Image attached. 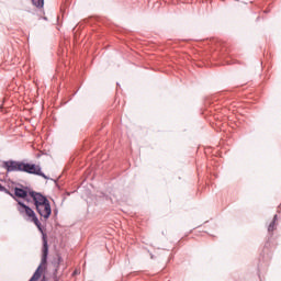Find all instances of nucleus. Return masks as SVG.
<instances>
[{"instance_id": "f257e3e1", "label": "nucleus", "mask_w": 281, "mask_h": 281, "mask_svg": "<svg viewBox=\"0 0 281 281\" xmlns=\"http://www.w3.org/2000/svg\"><path fill=\"white\" fill-rule=\"evenodd\" d=\"M18 212L21 214V216H24L26 221L34 223V225H36L37 229L43 235L42 265H45V262H47V254H49V246L47 245V234L43 232L41 221H38V217L36 216L34 210H32L30 206L25 205L21 201L18 202Z\"/></svg>"}, {"instance_id": "f03ea898", "label": "nucleus", "mask_w": 281, "mask_h": 281, "mask_svg": "<svg viewBox=\"0 0 281 281\" xmlns=\"http://www.w3.org/2000/svg\"><path fill=\"white\" fill-rule=\"evenodd\" d=\"M22 172H27L29 175H36L37 177H43V179H47V176L43 173L40 165L24 162Z\"/></svg>"}, {"instance_id": "7ed1b4c3", "label": "nucleus", "mask_w": 281, "mask_h": 281, "mask_svg": "<svg viewBox=\"0 0 281 281\" xmlns=\"http://www.w3.org/2000/svg\"><path fill=\"white\" fill-rule=\"evenodd\" d=\"M36 210L40 216H42V218H44L45 221H47V218L52 216V205L49 204V201L45 202L44 204L37 205Z\"/></svg>"}, {"instance_id": "20e7f679", "label": "nucleus", "mask_w": 281, "mask_h": 281, "mask_svg": "<svg viewBox=\"0 0 281 281\" xmlns=\"http://www.w3.org/2000/svg\"><path fill=\"white\" fill-rule=\"evenodd\" d=\"M25 162H19V161H5L4 168L8 170V172H23V166Z\"/></svg>"}, {"instance_id": "39448f33", "label": "nucleus", "mask_w": 281, "mask_h": 281, "mask_svg": "<svg viewBox=\"0 0 281 281\" xmlns=\"http://www.w3.org/2000/svg\"><path fill=\"white\" fill-rule=\"evenodd\" d=\"M29 194H30V196L33 198V201H34L36 207H38V205H43L49 201L43 194L36 193L34 191L30 192Z\"/></svg>"}, {"instance_id": "423d86ee", "label": "nucleus", "mask_w": 281, "mask_h": 281, "mask_svg": "<svg viewBox=\"0 0 281 281\" xmlns=\"http://www.w3.org/2000/svg\"><path fill=\"white\" fill-rule=\"evenodd\" d=\"M30 281H47V279L43 277V268L41 266L36 269Z\"/></svg>"}, {"instance_id": "0eeeda50", "label": "nucleus", "mask_w": 281, "mask_h": 281, "mask_svg": "<svg viewBox=\"0 0 281 281\" xmlns=\"http://www.w3.org/2000/svg\"><path fill=\"white\" fill-rule=\"evenodd\" d=\"M14 195L18 196V199H25L27 196V190L15 188Z\"/></svg>"}, {"instance_id": "6e6552de", "label": "nucleus", "mask_w": 281, "mask_h": 281, "mask_svg": "<svg viewBox=\"0 0 281 281\" xmlns=\"http://www.w3.org/2000/svg\"><path fill=\"white\" fill-rule=\"evenodd\" d=\"M33 5H35V8H43V5H45V0H31Z\"/></svg>"}, {"instance_id": "1a4fd4ad", "label": "nucleus", "mask_w": 281, "mask_h": 281, "mask_svg": "<svg viewBox=\"0 0 281 281\" xmlns=\"http://www.w3.org/2000/svg\"><path fill=\"white\" fill-rule=\"evenodd\" d=\"M276 221H277V217L274 216L273 221L268 226V232H274L276 231Z\"/></svg>"}]
</instances>
